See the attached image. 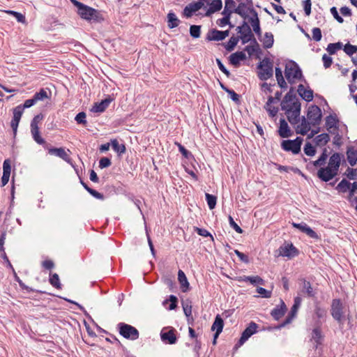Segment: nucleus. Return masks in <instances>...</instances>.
<instances>
[{"label": "nucleus", "mask_w": 357, "mask_h": 357, "mask_svg": "<svg viewBox=\"0 0 357 357\" xmlns=\"http://www.w3.org/2000/svg\"><path fill=\"white\" fill-rule=\"evenodd\" d=\"M203 6L204 3L202 1H199L195 3H190L185 7L184 15L187 17H190L194 13L200 10Z\"/></svg>", "instance_id": "nucleus-18"}, {"label": "nucleus", "mask_w": 357, "mask_h": 357, "mask_svg": "<svg viewBox=\"0 0 357 357\" xmlns=\"http://www.w3.org/2000/svg\"><path fill=\"white\" fill-rule=\"evenodd\" d=\"M337 121H338V120L337 119V118L335 116H333V115L328 116L326 119V126L327 130L328 132H330L331 133L335 134L334 130L337 131Z\"/></svg>", "instance_id": "nucleus-24"}, {"label": "nucleus", "mask_w": 357, "mask_h": 357, "mask_svg": "<svg viewBox=\"0 0 357 357\" xmlns=\"http://www.w3.org/2000/svg\"><path fill=\"white\" fill-rule=\"evenodd\" d=\"M112 162L109 158L103 157L99 161V167L101 169L108 167L111 165Z\"/></svg>", "instance_id": "nucleus-61"}, {"label": "nucleus", "mask_w": 357, "mask_h": 357, "mask_svg": "<svg viewBox=\"0 0 357 357\" xmlns=\"http://www.w3.org/2000/svg\"><path fill=\"white\" fill-rule=\"evenodd\" d=\"M195 231L199 235L204 237L210 236L212 239H213V236L205 229L199 228L195 227L194 228Z\"/></svg>", "instance_id": "nucleus-60"}, {"label": "nucleus", "mask_w": 357, "mask_h": 357, "mask_svg": "<svg viewBox=\"0 0 357 357\" xmlns=\"http://www.w3.org/2000/svg\"><path fill=\"white\" fill-rule=\"evenodd\" d=\"M298 254V251L292 243L284 244L280 247L279 255L282 257H287L288 258H292L296 257Z\"/></svg>", "instance_id": "nucleus-12"}, {"label": "nucleus", "mask_w": 357, "mask_h": 357, "mask_svg": "<svg viewBox=\"0 0 357 357\" xmlns=\"http://www.w3.org/2000/svg\"><path fill=\"white\" fill-rule=\"evenodd\" d=\"M178 280L182 288L185 287L186 289H188L189 287V282L187 280V278L183 271H182L181 270L178 271Z\"/></svg>", "instance_id": "nucleus-41"}, {"label": "nucleus", "mask_w": 357, "mask_h": 357, "mask_svg": "<svg viewBox=\"0 0 357 357\" xmlns=\"http://www.w3.org/2000/svg\"><path fill=\"white\" fill-rule=\"evenodd\" d=\"M310 126H312L310 122L303 116L301 124L298 125L296 128V132L297 134L305 135L310 130Z\"/></svg>", "instance_id": "nucleus-19"}, {"label": "nucleus", "mask_w": 357, "mask_h": 357, "mask_svg": "<svg viewBox=\"0 0 357 357\" xmlns=\"http://www.w3.org/2000/svg\"><path fill=\"white\" fill-rule=\"evenodd\" d=\"M232 13L233 11H229L227 15L224 16L222 18L217 20V24L220 26H224L228 24L230 27H233L234 25L230 22V16Z\"/></svg>", "instance_id": "nucleus-42"}, {"label": "nucleus", "mask_w": 357, "mask_h": 357, "mask_svg": "<svg viewBox=\"0 0 357 357\" xmlns=\"http://www.w3.org/2000/svg\"><path fill=\"white\" fill-rule=\"evenodd\" d=\"M31 135H32V137H33V139L38 144H41L42 145V144H45V139L43 138H42L41 136L40 135V132H39L38 126L31 128Z\"/></svg>", "instance_id": "nucleus-37"}, {"label": "nucleus", "mask_w": 357, "mask_h": 357, "mask_svg": "<svg viewBox=\"0 0 357 357\" xmlns=\"http://www.w3.org/2000/svg\"><path fill=\"white\" fill-rule=\"evenodd\" d=\"M257 292L259 294L262 298H268L271 297L272 292L263 287H257Z\"/></svg>", "instance_id": "nucleus-55"}, {"label": "nucleus", "mask_w": 357, "mask_h": 357, "mask_svg": "<svg viewBox=\"0 0 357 357\" xmlns=\"http://www.w3.org/2000/svg\"><path fill=\"white\" fill-rule=\"evenodd\" d=\"M86 116V113L84 112H81L76 115L75 120L78 124H82L84 126H86L87 123Z\"/></svg>", "instance_id": "nucleus-53"}, {"label": "nucleus", "mask_w": 357, "mask_h": 357, "mask_svg": "<svg viewBox=\"0 0 357 357\" xmlns=\"http://www.w3.org/2000/svg\"><path fill=\"white\" fill-rule=\"evenodd\" d=\"M347 160L351 166H354L357 162V150L354 147L348 148L347 151Z\"/></svg>", "instance_id": "nucleus-30"}, {"label": "nucleus", "mask_w": 357, "mask_h": 357, "mask_svg": "<svg viewBox=\"0 0 357 357\" xmlns=\"http://www.w3.org/2000/svg\"><path fill=\"white\" fill-rule=\"evenodd\" d=\"M303 9L306 15H310L311 13V0H304L303 1Z\"/></svg>", "instance_id": "nucleus-62"}, {"label": "nucleus", "mask_w": 357, "mask_h": 357, "mask_svg": "<svg viewBox=\"0 0 357 357\" xmlns=\"http://www.w3.org/2000/svg\"><path fill=\"white\" fill-rule=\"evenodd\" d=\"M206 200L210 209H213L216 206L217 197L213 195L206 193Z\"/></svg>", "instance_id": "nucleus-46"}, {"label": "nucleus", "mask_w": 357, "mask_h": 357, "mask_svg": "<svg viewBox=\"0 0 357 357\" xmlns=\"http://www.w3.org/2000/svg\"><path fill=\"white\" fill-rule=\"evenodd\" d=\"M321 111L317 105H311L309 107L307 113V119L312 126L319 125L321 120Z\"/></svg>", "instance_id": "nucleus-8"}, {"label": "nucleus", "mask_w": 357, "mask_h": 357, "mask_svg": "<svg viewBox=\"0 0 357 357\" xmlns=\"http://www.w3.org/2000/svg\"><path fill=\"white\" fill-rule=\"evenodd\" d=\"M343 50L347 55L352 56L357 52V46L348 43L344 46Z\"/></svg>", "instance_id": "nucleus-47"}, {"label": "nucleus", "mask_w": 357, "mask_h": 357, "mask_svg": "<svg viewBox=\"0 0 357 357\" xmlns=\"http://www.w3.org/2000/svg\"><path fill=\"white\" fill-rule=\"evenodd\" d=\"M113 100L109 96L99 102H95L91 111L93 112H103Z\"/></svg>", "instance_id": "nucleus-16"}, {"label": "nucleus", "mask_w": 357, "mask_h": 357, "mask_svg": "<svg viewBox=\"0 0 357 357\" xmlns=\"http://www.w3.org/2000/svg\"><path fill=\"white\" fill-rule=\"evenodd\" d=\"M262 42L264 48L269 49L272 47L274 43L273 35L270 32L265 33Z\"/></svg>", "instance_id": "nucleus-36"}, {"label": "nucleus", "mask_w": 357, "mask_h": 357, "mask_svg": "<svg viewBox=\"0 0 357 357\" xmlns=\"http://www.w3.org/2000/svg\"><path fill=\"white\" fill-rule=\"evenodd\" d=\"M33 98L36 100V102L43 101L45 99L50 98L47 91L44 89H41L39 92L36 93Z\"/></svg>", "instance_id": "nucleus-40"}, {"label": "nucleus", "mask_w": 357, "mask_h": 357, "mask_svg": "<svg viewBox=\"0 0 357 357\" xmlns=\"http://www.w3.org/2000/svg\"><path fill=\"white\" fill-rule=\"evenodd\" d=\"M326 313H327V312L324 308H323L319 305L315 306L314 314L317 317V318L323 319L326 316Z\"/></svg>", "instance_id": "nucleus-50"}, {"label": "nucleus", "mask_w": 357, "mask_h": 357, "mask_svg": "<svg viewBox=\"0 0 357 357\" xmlns=\"http://www.w3.org/2000/svg\"><path fill=\"white\" fill-rule=\"evenodd\" d=\"M343 47V44L341 42H337L335 43H330L328 45L326 48V51L329 53V54H334L337 52V50H341Z\"/></svg>", "instance_id": "nucleus-39"}, {"label": "nucleus", "mask_w": 357, "mask_h": 357, "mask_svg": "<svg viewBox=\"0 0 357 357\" xmlns=\"http://www.w3.org/2000/svg\"><path fill=\"white\" fill-rule=\"evenodd\" d=\"M297 91L299 96L305 101L310 102L312 100L313 91L311 89H305L303 84H299Z\"/></svg>", "instance_id": "nucleus-23"}, {"label": "nucleus", "mask_w": 357, "mask_h": 357, "mask_svg": "<svg viewBox=\"0 0 357 357\" xmlns=\"http://www.w3.org/2000/svg\"><path fill=\"white\" fill-rule=\"evenodd\" d=\"M167 19L168 26L170 29H173L178 26L180 21L174 13H169L167 15Z\"/></svg>", "instance_id": "nucleus-38"}, {"label": "nucleus", "mask_w": 357, "mask_h": 357, "mask_svg": "<svg viewBox=\"0 0 357 357\" xmlns=\"http://www.w3.org/2000/svg\"><path fill=\"white\" fill-rule=\"evenodd\" d=\"M201 33V26L199 25H191L190 27V34L194 38H198L200 37Z\"/></svg>", "instance_id": "nucleus-49"}, {"label": "nucleus", "mask_w": 357, "mask_h": 357, "mask_svg": "<svg viewBox=\"0 0 357 357\" xmlns=\"http://www.w3.org/2000/svg\"><path fill=\"white\" fill-rule=\"evenodd\" d=\"M224 327V321L220 314L216 315L215 321L212 324L211 330L218 333H222Z\"/></svg>", "instance_id": "nucleus-32"}, {"label": "nucleus", "mask_w": 357, "mask_h": 357, "mask_svg": "<svg viewBox=\"0 0 357 357\" xmlns=\"http://www.w3.org/2000/svg\"><path fill=\"white\" fill-rule=\"evenodd\" d=\"M254 35L252 32L251 31V33H249L248 32L243 33L240 36L239 39L241 40L243 44H245L248 43L249 41H251L252 43Z\"/></svg>", "instance_id": "nucleus-52"}, {"label": "nucleus", "mask_w": 357, "mask_h": 357, "mask_svg": "<svg viewBox=\"0 0 357 357\" xmlns=\"http://www.w3.org/2000/svg\"><path fill=\"white\" fill-rule=\"evenodd\" d=\"M284 75L287 81L293 83L295 79L302 77V71L296 62L291 61L285 66Z\"/></svg>", "instance_id": "nucleus-4"}, {"label": "nucleus", "mask_w": 357, "mask_h": 357, "mask_svg": "<svg viewBox=\"0 0 357 357\" xmlns=\"http://www.w3.org/2000/svg\"><path fill=\"white\" fill-rule=\"evenodd\" d=\"M8 13L11 14L17 19V22L24 23L25 22V17L20 13L14 11V10H8L7 11Z\"/></svg>", "instance_id": "nucleus-59"}, {"label": "nucleus", "mask_w": 357, "mask_h": 357, "mask_svg": "<svg viewBox=\"0 0 357 357\" xmlns=\"http://www.w3.org/2000/svg\"><path fill=\"white\" fill-rule=\"evenodd\" d=\"M273 65L271 60L268 58H264L257 65L259 70L257 75L259 79L262 81L267 80L271 78L273 75Z\"/></svg>", "instance_id": "nucleus-3"}, {"label": "nucleus", "mask_w": 357, "mask_h": 357, "mask_svg": "<svg viewBox=\"0 0 357 357\" xmlns=\"http://www.w3.org/2000/svg\"><path fill=\"white\" fill-rule=\"evenodd\" d=\"M229 222L231 227H232L237 233L242 234L243 229L235 222L233 218L229 215Z\"/></svg>", "instance_id": "nucleus-56"}, {"label": "nucleus", "mask_w": 357, "mask_h": 357, "mask_svg": "<svg viewBox=\"0 0 357 357\" xmlns=\"http://www.w3.org/2000/svg\"><path fill=\"white\" fill-rule=\"evenodd\" d=\"M239 41V37L232 36L229 40L227 44L225 46V48L227 51H232L234 47L236 46Z\"/></svg>", "instance_id": "nucleus-45"}, {"label": "nucleus", "mask_w": 357, "mask_h": 357, "mask_svg": "<svg viewBox=\"0 0 357 357\" xmlns=\"http://www.w3.org/2000/svg\"><path fill=\"white\" fill-rule=\"evenodd\" d=\"M222 7L221 0H213L211 3L206 13V16H209L212 13L219 11Z\"/></svg>", "instance_id": "nucleus-29"}, {"label": "nucleus", "mask_w": 357, "mask_h": 357, "mask_svg": "<svg viewBox=\"0 0 357 357\" xmlns=\"http://www.w3.org/2000/svg\"><path fill=\"white\" fill-rule=\"evenodd\" d=\"M216 63L218 66L219 69L227 77H229L231 75L230 72L225 68L224 64L222 63L220 59H216Z\"/></svg>", "instance_id": "nucleus-58"}, {"label": "nucleus", "mask_w": 357, "mask_h": 357, "mask_svg": "<svg viewBox=\"0 0 357 357\" xmlns=\"http://www.w3.org/2000/svg\"><path fill=\"white\" fill-rule=\"evenodd\" d=\"M252 43H253V45H247L245 47V51H246L248 53L250 56L253 55L255 53H257L260 51L259 45L257 43L255 38H253Z\"/></svg>", "instance_id": "nucleus-35"}, {"label": "nucleus", "mask_w": 357, "mask_h": 357, "mask_svg": "<svg viewBox=\"0 0 357 357\" xmlns=\"http://www.w3.org/2000/svg\"><path fill=\"white\" fill-rule=\"evenodd\" d=\"M117 326L120 335L124 338L131 340H136L139 338V331L134 326L122 322L119 323Z\"/></svg>", "instance_id": "nucleus-5"}, {"label": "nucleus", "mask_w": 357, "mask_h": 357, "mask_svg": "<svg viewBox=\"0 0 357 357\" xmlns=\"http://www.w3.org/2000/svg\"><path fill=\"white\" fill-rule=\"evenodd\" d=\"M323 335L320 326H317L312 330V340L316 342L315 348L317 349L319 344H322Z\"/></svg>", "instance_id": "nucleus-28"}, {"label": "nucleus", "mask_w": 357, "mask_h": 357, "mask_svg": "<svg viewBox=\"0 0 357 357\" xmlns=\"http://www.w3.org/2000/svg\"><path fill=\"white\" fill-rule=\"evenodd\" d=\"M349 193L348 196V200L349 202L352 201V197L354 195L355 192L357 190V182L355 181L352 184H351V187L349 189Z\"/></svg>", "instance_id": "nucleus-64"}, {"label": "nucleus", "mask_w": 357, "mask_h": 357, "mask_svg": "<svg viewBox=\"0 0 357 357\" xmlns=\"http://www.w3.org/2000/svg\"><path fill=\"white\" fill-rule=\"evenodd\" d=\"M292 225L294 227L297 228L302 232L306 234L309 237L314 238V239L319 238V236L317 235V234L313 229H312L309 226H307L306 224L293 222Z\"/></svg>", "instance_id": "nucleus-17"}, {"label": "nucleus", "mask_w": 357, "mask_h": 357, "mask_svg": "<svg viewBox=\"0 0 357 357\" xmlns=\"http://www.w3.org/2000/svg\"><path fill=\"white\" fill-rule=\"evenodd\" d=\"M229 63L234 66L235 67H238L240 65V61L246 59V55L243 52H236L235 53L231 54L229 56Z\"/></svg>", "instance_id": "nucleus-22"}, {"label": "nucleus", "mask_w": 357, "mask_h": 357, "mask_svg": "<svg viewBox=\"0 0 357 357\" xmlns=\"http://www.w3.org/2000/svg\"><path fill=\"white\" fill-rule=\"evenodd\" d=\"M161 339L163 341H168L169 344H173L176 342V337L174 330H170L165 333H161Z\"/></svg>", "instance_id": "nucleus-33"}, {"label": "nucleus", "mask_w": 357, "mask_h": 357, "mask_svg": "<svg viewBox=\"0 0 357 357\" xmlns=\"http://www.w3.org/2000/svg\"><path fill=\"white\" fill-rule=\"evenodd\" d=\"M257 328L258 325L256 323L251 321L248 326L243 331L241 337L238 340L237 344L235 345V347L238 348L242 346L248 340L249 337L257 333Z\"/></svg>", "instance_id": "nucleus-9"}, {"label": "nucleus", "mask_w": 357, "mask_h": 357, "mask_svg": "<svg viewBox=\"0 0 357 357\" xmlns=\"http://www.w3.org/2000/svg\"><path fill=\"white\" fill-rule=\"evenodd\" d=\"M312 39L316 41L319 42L321 40L322 34L321 31L318 27H314L312 30Z\"/></svg>", "instance_id": "nucleus-54"}, {"label": "nucleus", "mask_w": 357, "mask_h": 357, "mask_svg": "<svg viewBox=\"0 0 357 357\" xmlns=\"http://www.w3.org/2000/svg\"><path fill=\"white\" fill-rule=\"evenodd\" d=\"M281 109L286 112L287 119L291 125L297 124L300 121L301 102L296 99L292 89L284 96L281 102Z\"/></svg>", "instance_id": "nucleus-1"}, {"label": "nucleus", "mask_w": 357, "mask_h": 357, "mask_svg": "<svg viewBox=\"0 0 357 357\" xmlns=\"http://www.w3.org/2000/svg\"><path fill=\"white\" fill-rule=\"evenodd\" d=\"M343 304L340 299H333L331 304V313L334 319H335L339 324L343 322Z\"/></svg>", "instance_id": "nucleus-7"}, {"label": "nucleus", "mask_w": 357, "mask_h": 357, "mask_svg": "<svg viewBox=\"0 0 357 357\" xmlns=\"http://www.w3.org/2000/svg\"><path fill=\"white\" fill-rule=\"evenodd\" d=\"M22 115V108L21 105L17 106L13 109V118L10 122V126L13 129L14 136L17 134V127Z\"/></svg>", "instance_id": "nucleus-14"}, {"label": "nucleus", "mask_w": 357, "mask_h": 357, "mask_svg": "<svg viewBox=\"0 0 357 357\" xmlns=\"http://www.w3.org/2000/svg\"><path fill=\"white\" fill-rule=\"evenodd\" d=\"M302 142L303 139L297 137L294 140H283L281 143V146L286 151H291L294 154H298L301 151Z\"/></svg>", "instance_id": "nucleus-6"}, {"label": "nucleus", "mask_w": 357, "mask_h": 357, "mask_svg": "<svg viewBox=\"0 0 357 357\" xmlns=\"http://www.w3.org/2000/svg\"><path fill=\"white\" fill-rule=\"evenodd\" d=\"M229 31H218L216 29H212L207 35L206 39L208 40H215L220 41L224 40L229 36Z\"/></svg>", "instance_id": "nucleus-15"}, {"label": "nucleus", "mask_w": 357, "mask_h": 357, "mask_svg": "<svg viewBox=\"0 0 357 357\" xmlns=\"http://www.w3.org/2000/svg\"><path fill=\"white\" fill-rule=\"evenodd\" d=\"M302 299L300 296H296L294 298V305L291 308L290 312L288 316L286 317L285 320L282 324H280L279 328L284 327L287 324H289L291 322L292 319L296 317L298 310L301 306Z\"/></svg>", "instance_id": "nucleus-10"}, {"label": "nucleus", "mask_w": 357, "mask_h": 357, "mask_svg": "<svg viewBox=\"0 0 357 357\" xmlns=\"http://www.w3.org/2000/svg\"><path fill=\"white\" fill-rule=\"evenodd\" d=\"M184 314L186 317H190L192 314V305L190 302L182 303Z\"/></svg>", "instance_id": "nucleus-57"}, {"label": "nucleus", "mask_w": 357, "mask_h": 357, "mask_svg": "<svg viewBox=\"0 0 357 357\" xmlns=\"http://www.w3.org/2000/svg\"><path fill=\"white\" fill-rule=\"evenodd\" d=\"M273 103H274V98L273 96H269L268 101L264 106L265 109L268 112L269 116L271 117L275 116L278 112V108L272 106Z\"/></svg>", "instance_id": "nucleus-26"}, {"label": "nucleus", "mask_w": 357, "mask_h": 357, "mask_svg": "<svg viewBox=\"0 0 357 357\" xmlns=\"http://www.w3.org/2000/svg\"><path fill=\"white\" fill-rule=\"evenodd\" d=\"M250 13L252 14V16L248 19V20L251 24L255 33L257 35L258 37H260L261 35V31L260 28V23L259 19L258 17V14L254 8H250Z\"/></svg>", "instance_id": "nucleus-13"}, {"label": "nucleus", "mask_w": 357, "mask_h": 357, "mask_svg": "<svg viewBox=\"0 0 357 357\" xmlns=\"http://www.w3.org/2000/svg\"><path fill=\"white\" fill-rule=\"evenodd\" d=\"M77 13L82 18L86 20L96 19L98 15L97 10L84 4L77 10Z\"/></svg>", "instance_id": "nucleus-11"}, {"label": "nucleus", "mask_w": 357, "mask_h": 357, "mask_svg": "<svg viewBox=\"0 0 357 357\" xmlns=\"http://www.w3.org/2000/svg\"><path fill=\"white\" fill-rule=\"evenodd\" d=\"M330 141V136L327 133H322L314 139L315 144L318 146H325Z\"/></svg>", "instance_id": "nucleus-31"}, {"label": "nucleus", "mask_w": 357, "mask_h": 357, "mask_svg": "<svg viewBox=\"0 0 357 357\" xmlns=\"http://www.w3.org/2000/svg\"><path fill=\"white\" fill-rule=\"evenodd\" d=\"M11 166L10 162L8 159L4 160L3 163V173H6L8 176H10Z\"/></svg>", "instance_id": "nucleus-63"}, {"label": "nucleus", "mask_w": 357, "mask_h": 357, "mask_svg": "<svg viewBox=\"0 0 357 357\" xmlns=\"http://www.w3.org/2000/svg\"><path fill=\"white\" fill-rule=\"evenodd\" d=\"M301 291L303 293H305L308 297H313L315 293L312 287V285L309 281L305 279H301Z\"/></svg>", "instance_id": "nucleus-27"}, {"label": "nucleus", "mask_w": 357, "mask_h": 357, "mask_svg": "<svg viewBox=\"0 0 357 357\" xmlns=\"http://www.w3.org/2000/svg\"><path fill=\"white\" fill-rule=\"evenodd\" d=\"M343 155L340 153H334L329 158L328 166L321 167L317 176L323 181L328 182L337 175Z\"/></svg>", "instance_id": "nucleus-2"}, {"label": "nucleus", "mask_w": 357, "mask_h": 357, "mask_svg": "<svg viewBox=\"0 0 357 357\" xmlns=\"http://www.w3.org/2000/svg\"><path fill=\"white\" fill-rule=\"evenodd\" d=\"M281 305L280 306H276L274 309L272 310L271 314L275 319L279 320L282 317H283L287 311V307L284 302L281 300Z\"/></svg>", "instance_id": "nucleus-21"}, {"label": "nucleus", "mask_w": 357, "mask_h": 357, "mask_svg": "<svg viewBox=\"0 0 357 357\" xmlns=\"http://www.w3.org/2000/svg\"><path fill=\"white\" fill-rule=\"evenodd\" d=\"M50 283L56 289H61V283L59 280V277L57 273H53L50 275Z\"/></svg>", "instance_id": "nucleus-48"}, {"label": "nucleus", "mask_w": 357, "mask_h": 357, "mask_svg": "<svg viewBox=\"0 0 357 357\" xmlns=\"http://www.w3.org/2000/svg\"><path fill=\"white\" fill-rule=\"evenodd\" d=\"M243 281L250 282L252 284H264V280L258 275L256 276H245Z\"/></svg>", "instance_id": "nucleus-43"}, {"label": "nucleus", "mask_w": 357, "mask_h": 357, "mask_svg": "<svg viewBox=\"0 0 357 357\" xmlns=\"http://www.w3.org/2000/svg\"><path fill=\"white\" fill-rule=\"evenodd\" d=\"M111 145L114 151L119 155L125 153L126 151V146L123 144H119L116 139L111 140Z\"/></svg>", "instance_id": "nucleus-34"}, {"label": "nucleus", "mask_w": 357, "mask_h": 357, "mask_svg": "<svg viewBox=\"0 0 357 357\" xmlns=\"http://www.w3.org/2000/svg\"><path fill=\"white\" fill-rule=\"evenodd\" d=\"M48 153L50 155H54L61 159H63L65 161L69 160V155L66 151V150L61 147V148H50L48 149Z\"/></svg>", "instance_id": "nucleus-25"}, {"label": "nucleus", "mask_w": 357, "mask_h": 357, "mask_svg": "<svg viewBox=\"0 0 357 357\" xmlns=\"http://www.w3.org/2000/svg\"><path fill=\"white\" fill-rule=\"evenodd\" d=\"M279 135L282 138H287L291 135L292 132L290 130L287 121L284 119H280V127L278 130Z\"/></svg>", "instance_id": "nucleus-20"}, {"label": "nucleus", "mask_w": 357, "mask_h": 357, "mask_svg": "<svg viewBox=\"0 0 357 357\" xmlns=\"http://www.w3.org/2000/svg\"><path fill=\"white\" fill-rule=\"evenodd\" d=\"M351 187V183L345 178L342 179L337 186V189L342 192H346Z\"/></svg>", "instance_id": "nucleus-44"}, {"label": "nucleus", "mask_w": 357, "mask_h": 357, "mask_svg": "<svg viewBox=\"0 0 357 357\" xmlns=\"http://www.w3.org/2000/svg\"><path fill=\"white\" fill-rule=\"evenodd\" d=\"M304 153L308 156H313L316 153V150L310 142H307L304 146Z\"/></svg>", "instance_id": "nucleus-51"}]
</instances>
